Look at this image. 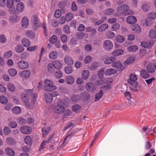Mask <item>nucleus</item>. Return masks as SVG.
<instances>
[{
  "instance_id": "f257e3e1",
  "label": "nucleus",
  "mask_w": 156,
  "mask_h": 156,
  "mask_svg": "<svg viewBox=\"0 0 156 156\" xmlns=\"http://www.w3.org/2000/svg\"><path fill=\"white\" fill-rule=\"evenodd\" d=\"M21 99L25 105L27 107H30L29 96L31 97L33 100H31V102L34 104L37 100V94L36 93H34L33 89H28L26 90L25 93H22L20 94Z\"/></svg>"
},
{
  "instance_id": "f03ea898",
  "label": "nucleus",
  "mask_w": 156,
  "mask_h": 156,
  "mask_svg": "<svg viewBox=\"0 0 156 156\" xmlns=\"http://www.w3.org/2000/svg\"><path fill=\"white\" fill-rule=\"evenodd\" d=\"M118 15L121 16L122 15L127 16L132 14V12L129 9V6L126 4H123L117 7Z\"/></svg>"
},
{
  "instance_id": "7ed1b4c3",
  "label": "nucleus",
  "mask_w": 156,
  "mask_h": 156,
  "mask_svg": "<svg viewBox=\"0 0 156 156\" xmlns=\"http://www.w3.org/2000/svg\"><path fill=\"white\" fill-rule=\"evenodd\" d=\"M137 80L136 76L134 74H131L129 75V79L127 80L128 83L130 88L135 92L138 91V90L136 89L138 85V83L136 81Z\"/></svg>"
},
{
  "instance_id": "20e7f679",
  "label": "nucleus",
  "mask_w": 156,
  "mask_h": 156,
  "mask_svg": "<svg viewBox=\"0 0 156 156\" xmlns=\"http://www.w3.org/2000/svg\"><path fill=\"white\" fill-rule=\"evenodd\" d=\"M24 9V6L23 3L20 2L16 5V9L15 8L9 9V12L13 14H18L19 12H22Z\"/></svg>"
},
{
  "instance_id": "39448f33",
  "label": "nucleus",
  "mask_w": 156,
  "mask_h": 156,
  "mask_svg": "<svg viewBox=\"0 0 156 156\" xmlns=\"http://www.w3.org/2000/svg\"><path fill=\"white\" fill-rule=\"evenodd\" d=\"M44 83V88L46 91H52L56 89V87L53 85L52 81L49 80H45Z\"/></svg>"
},
{
  "instance_id": "423d86ee",
  "label": "nucleus",
  "mask_w": 156,
  "mask_h": 156,
  "mask_svg": "<svg viewBox=\"0 0 156 156\" xmlns=\"http://www.w3.org/2000/svg\"><path fill=\"white\" fill-rule=\"evenodd\" d=\"M113 80L111 78H108L106 81V83L108 84L106 85L102 86L100 87V88L105 91H106L108 90L111 89L113 86L112 83Z\"/></svg>"
},
{
  "instance_id": "0eeeda50",
  "label": "nucleus",
  "mask_w": 156,
  "mask_h": 156,
  "mask_svg": "<svg viewBox=\"0 0 156 156\" xmlns=\"http://www.w3.org/2000/svg\"><path fill=\"white\" fill-rule=\"evenodd\" d=\"M113 47V43L110 40H106L104 42L103 47L105 50L110 51L112 49Z\"/></svg>"
},
{
  "instance_id": "6e6552de",
  "label": "nucleus",
  "mask_w": 156,
  "mask_h": 156,
  "mask_svg": "<svg viewBox=\"0 0 156 156\" xmlns=\"http://www.w3.org/2000/svg\"><path fill=\"white\" fill-rule=\"evenodd\" d=\"M18 67L21 69H25L29 67V64L28 62L24 60H21L17 63Z\"/></svg>"
},
{
  "instance_id": "1a4fd4ad",
  "label": "nucleus",
  "mask_w": 156,
  "mask_h": 156,
  "mask_svg": "<svg viewBox=\"0 0 156 156\" xmlns=\"http://www.w3.org/2000/svg\"><path fill=\"white\" fill-rule=\"evenodd\" d=\"M156 69V62H149L147 66V70L150 73H154Z\"/></svg>"
},
{
  "instance_id": "9d476101",
  "label": "nucleus",
  "mask_w": 156,
  "mask_h": 156,
  "mask_svg": "<svg viewBox=\"0 0 156 156\" xmlns=\"http://www.w3.org/2000/svg\"><path fill=\"white\" fill-rule=\"evenodd\" d=\"M112 66L113 67L116 68L119 71H122L125 68L122 63L119 61H116L113 62Z\"/></svg>"
},
{
  "instance_id": "9b49d317",
  "label": "nucleus",
  "mask_w": 156,
  "mask_h": 156,
  "mask_svg": "<svg viewBox=\"0 0 156 156\" xmlns=\"http://www.w3.org/2000/svg\"><path fill=\"white\" fill-rule=\"evenodd\" d=\"M31 20L33 22V28L34 29H37L39 21L38 16L37 15H33L31 18Z\"/></svg>"
},
{
  "instance_id": "f8f14e48",
  "label": "nucleus",
  "mask_w": 156,
  "mask_h": 156,
  "mask_svg": "<svg viewBox=\"0 0 156 156\" xmlns=\"http://www.w3.org/2000/svg\"><path fill=\"white\" fill-rule=\"evenodd\" d=\"M65 108L62 105L57 104L53 108V112L57 114H61L64 111Z\"/></svg>"
},
{
  "instance_id": "ddd939ff",
  "label": "nucleus",
  "mask_w": 156,
  "mask_h": 156,
  "mask_svg": "<svg viewBox=\"0 0 156 156\" xmlns=\"http://www.w3.org/2000/svg\"><path fill=\"white\" fill-rule=\"evenodd\" d=\"M20 130L21 133L25 134H30L32 130L31 128L27 126H24L20 128Z\"/></svg>"
},
{
  "instance_id": "4468645a",
  "label": "nucleus",
  "mask_w": 156,
  "mask_h": 156,
  "mask_svg": "<svg viewBox=\"0 0 156 156\" xmlns=\"http://www.w3.org/2000/svg\"><path fill=\"white\" fill-rule=\"evenodd\" d=\"M44 99L47 103H50L52 102L53 98L51 93L49 92H46L44 95Z\"/></svg>"
},
{
  "instance_id": "2eb2a0df",
  "label": "nucleus",
  "mask_w": 156,
  "mask_h": 156,
  "mask_svg": "<svg viewBox=\"0 0 156 156\" xmlns=\"http://www.w3.org/2000/svg\"><path fill=\"white\" fill-rule=\"evenodd\" d=\"M85 88L87 91L93 92L95 89L94 84L93 83L87 82L86 84Z\"/></svg>"
},
{
  "instance_id": "dca6fc26",
  "label": "nucleus",
  "mask_w": 156,
  "mask_h": 156,
  "mask_svg": "<svg viewBox=\"0 0 156 156\" xmlns=\"http://www.w3.org/2000/svg\"><path fill=\"white\" fill-rule=\"evenodd\" d=\"M52 63L54 68L57 70H59L62 67V63L58 60H55L53 61Z\"/></svg>"
},
{
  "instance_id": "f3484780",
  "label": "nucleus",
  "mask_w": 156,
  "mask_h": 156,
  "mask_svg": "<svg viewBox=\"0 0 156 156\" xmlns=\"http://www.w3.org/2000/svg\"><path fill=\"white\" fill-rule=\"evenodd\" d=\"M21 77L25 79L29 78L30 75V72L28 70H24L20 73V74Z\"/></svg>"
},
{
  "instance_id": "a211bd4d",
  "label": "nucleus",
  "mask_w": 156,
  "mask_h": 156,
  "mask_svg": "<svg viewBox=\"0 0 156 156\" xmlns=\"http://www.w3.org/2000/svg\"><path fill=\"white\" fill-rule=\"evenodd\" d=\"M126 21L129 24H134L136 22V17L134 16H129L127 18Z\"/></svg>"
},
{
  "instance_id": "6ab92c4d",
  "label": "nucleus",
  "mask_w": 156,
  "mask_h": 156,
  "mask_svg": "<svg viewBox=\"0 0 156 156\" xmlns=\"http://www.w3.org/2000/svg\"><path fill=\"white\" fill-rule=\"evenodd\" d=\"M149 72L145 69H142L140 71V75L143 78L146 79L149 77Z\"/></svg>"
},
{
  "instance_id": "aec40b11",
  "label": "nucleus",
  "mask_w": 156,
  "mask_h": 156,
  "mask_svg": "<svg viewBox=\"0 0 156 156\" xmlns=\"http://www.w3.org/2000/svg\"><path fill=\"white\" fill-rule=\"evenodd\" d=\"M132 29L134 33L139 34L141 31V29L140 26L137 24H135L132 27Z\"/></svg>"
},
{
  "instance_id": "412c9836",
  "label": "nucleus",
  "mask_w": 156,
  "mask_h": 156,
  "mask_svg": "<svg viewBox=\"0 0 156 156\" xmlns=\"http://www.w3.org/2000/svg\"><path fill=\"white\" fill-rule=\"evenodd\" d=\"M85 30L87 32L90 33L92 35H95L97 33L96 29L91 27H87Z\"/></svg>"
},
{
  "instance_id": "4be33fe9",
  "label": "nucleus",
  "mask_w": 156,
  "mask_h": 156,
  "mask_svg": "<svg viewBox=\"0 0 156 156\" xmlns=\"http://www.w3.org/2000/svg\"><path fill=\"white\" fill-rule=\"evenodd\" d=\"M153 43L150 41H144L142 42L141 44V46L145 48H151L153 45Z\"/></svg>"
},
{
  "instance_id": "5701e85b",
  "label": "nucleus",
  "mask_w": 156,
  "mask_h": 156,
  "mask_svg": "<svg viewBox=\"0 0 156 156\" xmlns=\"http://www.w3.org/2000/svg\"><path fill=\"white\" fill-rule=\"evenodd\" d=\"M22 27L23 28H26L29 25V21L28 18L26 16L24 17L21 22Z\"/></svg>"
},
{
  "instance_id": "b1692460",
  "label": "nucleus",
  "mask_w": 156,
  "mask_h": 156,
  "mask_svg": "<svg viewBox=\"0 0 156 156\" xmlns=\"http://www.w3.org/2000/svg\"><path fill=\"white\" fill-rule=\"evenodd\" d=\"M50 129L49 127H45L42 128L41 131L43 137H45L49 133Z\"/></svg>"
},
{
  "instance_id": "393cba45",
  "label": "nucleus",
  "mask_w": 156,
  "mask_h": 156,
  "mask_svg": "<svg viewBox=\"0 0 156 156\" xmlns=\"http://www.w3.org/2000/svg\"><path fill=\"white\" fill-rule=\"evenodd\" d=\"M21 43L22 45L26 47H28L30 45V41L26 38H23L21 41Z\"/></svg>"
},
{
  "instance_id": "a878e982",
  "label": "nucleus",
  "mask_w": 156,
  "mask_h": 156,
  "mask_svg": "<svg viewBox=\"0 0 156 156\" xmlns=\"http://www.w3.org/2000/svg\"><path fill=\"white\" fill-rule=\"evenodd\" d=\"M47 69L48 71L50 73H53L56 71V69L54 68L52 63H50L48 64Z\"/></svg>"
},
{
  "instance_id": "bb28decb",
  "label": "nucleus",
  "mask_w": 156,
  "mask_h": 156,
  "mask_svg": "<svg viewBox=\"0 0 156 156\" xmlns=\"http://www.w3.org/2000/svg\"><path fill=\"white\" fill-rule=\"evenodd\" d=\"M108 28V25L107 23H104L100 25L98 27V30L99 32H102L105 31Z\"/></svg>"
},
{
  "instance_id": "cd10ccee",
  "label": "nucleus",
  "mask_w": 156,
  "mask_h": 156,
  "mask_svg": "<svg viewBox=\"0 0 156 156\" xmlns=\"http://www.w3.org/2000/svg\"><path fill=\"white\" fill-rule=\"evenodd\" d=\"M116 58L113 56L107 58L105 61L104 63L105 64H109L112 63L115 60Z\"/></svg>"
},
{
  "instance_id": "c85d7f7f",
  "label": "nucleus",
  "mask_w": 156,
  "mask_h": 156,
  "mask_svg": "<svg viewBox=\"0 0 156 156\" xmlns=\"http://www.w3.org/2000/svg\"><path fill=\"white\" fill-rule=\"evenodd\" d=\"M6 153L9 156H13L15 154L14 151L10 147H7L5 150Z\"/></svg>"
},
{
  "instance_id": "c756f323",
  "label": "nucleus",
  "mask_w": 156,
  "mask_h": 156,
  "mask_svg": "<svg viewBox=\"0 0 156 156\" xmlns=\"http://www.w3.org/2000/svg\"><path fill=\"white\" fill-rule=\"evenodd\" d=\"M66 63L69 65H72L73 64V61L72 58L68 56H66L64 59Z\"/></svg>"
},
{
  "instance_id": "7c9ffc66",
  "label": "nucleus",
  "mask_w": 156,
  "mask_h": 156,
  "mask_svg": "<svg viewBox=\"0 0 156 156\" xmlns=\"http://www.w3.org/2000/svg\"><path fill=\"white\" fill-rule=\"evenodd\" d=\"M103 95V92L102 90H100L99 93H96L94 101H99L102 97Z\"/></svg>"
},
{
  "instance_id": "2f4dec72",
  "label": "nucleus",
  "mask_w": 156,
  "mask_h": 156,
  "mask_svg": "<svg viewBox=\"0 0 156 156\" xmlns=\"http://www.w3.org/2000/svg\"><path fill=\"white\" fill-rule=\"evenodd\" d=\"M135 61V59L132 57H130L127 58L124 62L123 64L125 66H126L133 63Z\"/></svg>"
},
{
  "instance_id": "473e14b6",
  "label": "nucleus",
  "mask_w": 156,
  "mask_h": 156,
  "mask_svg": "<svg viewBox=\"0 0 156 156\" xmlns=\"http://www.w3.org/2000/svg\"><path fill=\"white\" fill-rule=\"evenodd\" d=\"M12 112L15 114L17 115L21 112V108L18 106H15L12 110Z\"/></svg>"
},
{
  "instance_id": "72a5a7b5",
  "label": "nucleus",
  "mask_w": 156,
  "mask_h": 156,
  "mask_svg": "<svg viewBox=\"0 0 156 156\" xmlns=\"http://www.w3.org/2000/svg\"><path fill=\"white\" fill-rule=\"evenodd\" d=\"M6 140L7 143L10 145H14L16 144L15 140L11 137H7Z\"/></svg>"
},
{
  "instance_id": "f704fd0d",
  "label": "nucleus",
  "mask_w": 156,
  "mask_h": 156,
  "mask_svg": "<svg viewBox=\"0 0 156 156\" xmlns=\"http://www.w3.org/2000/svg\"><path fill=\"white\" fill-rule=\"evenodd\" d=\"M81 97L78 94H73L70 97V99L73 102H76L80 100Z\"/></svg>"
},
{
  "instance_id": "c9c22d12",
  "label": "nucleus",
  "mask_w": 156,
  "mask_h": 156,
  "mask_svg": "<svg viewBox=\"0 0 156 156\" xmlns=\"http://www.w3.org/2000/svg\"><path fill=\"white\" fill-rule=\"evenodd\" d=\"M138 48L136 45H133L128 47L127 48V51L129 52H135L138 49Z\"/></svg>"
},
{
  "instance_id": "e433bc0d",
  "label": "nucleus",
  "mask_w": 156,
  "mask_h": 156,
  "mask_svg": "<svg viewBox=\"0 0 156 156\" xmlns=\"http://www.w3.org/2000/svg\"><path fill=\"white\" fill-rule=\"evenodd\" d=\"M24 48L21 45H17L15 48V51L18 53H21L24 50Z\"/></svg>"
},
{
  "instance_id": "4c0bfd02",
  "label": "nucleus",
  "mask_w": 156,
  "mask_h": 156,
  "mask_svg": "<svg viewBox=\"0 0 156 156\" xmlns=\"http://www.w3.org/2000/svg\"><path fill=\"white\" fill-rule=\"evenodd\" d=\"M89 76V72L88 71L85 70L82 72L81 77L83 79L86 80L87 79Z\"/></svg>"
},
{
  "instance_id": "58836bf2",
  "label": "nucleus",
  "mask_w": 156,
  "mask_h": 156,
  "mask_svg": "<svg viewBox=\"0 0 156 156\" xmlns=\"http://www.w3.org/2000/svg\"><path fill=\"white\" fill-rule=\"evenodd\" d=\"M117 72V71L113 69H107L105 72V74L107 75H110L114 74Z\"/></svg>"
},
{
  "instance_id": "ea45409f",
  "label": "nucleus",
  "mask_w": 156,
  "mask_h": 156,
  "mask_svg": "<svg viewBox=\"0 0 156 156\" xmlns=\"http://www.w3.org/2000/svg\"><path fill=\"white\" fill-rule=\"evenodd\" d=\"M24 142L28 145L31 146L32 144V141L31 137L29 136H27L24 139Z\"/></svg>"
},
{
  "instance_id": "a19ab883",
  "label": "nucleus",
  "mask_w": 156,
  "mask_h": 156,
  "mask_svg": "<svg viewBox=\"0 0 156 156\" xmlns=\"http://www.w3.org/2000/svg\"><path fill=\"white\" fill-rule=\"evenodd\" d=\"M58 55V54L56 51H52L50 53L49 57L51 59H55L57 58Z\"/></svg>"
},
{
  "instance_id": "79ce46f5",
  "label": "nucleus",
  "mask_w": 156,
  "mask_h": 156,
  "mask_svg": "<svg viewBox=\"0 0 156 156\" xmlns=\"http://www.w3.org/2000/svg\"><path fill=\"white\" fill-rule=\"evenodd\" d=\"M107 18L106 16H103L101 18V19L100 20L94 23V25L95 26L99 25L103 23H104L105 20L107 19Z\"/></svg>"
},
{
  "instance_id": "37998d69",
  "label": "nucleus",
  "mask_w": 156,
  "mask_h": 156,
  "mask_svg": "<svg viewBox=\"0 0 156 156\" xmlns=\"http://www.w3.org/2000/svg\"><path fill=\"white\" fill-rule=\"evenodd\" d=\"M25 35L28 38L33 39L35 37V35L34 33L32 31H28L25 32Z\"/></svg>"
},
{
  "instance_id": "c03bdc74",
  "label": "nucleus",
  "mask_w": 156,
  "mask_h": 156,
  "mask_svg": "<svg viewBox=\"0 0 156 156\" xmlns=\"http://www.w3.org/2000/svg\"><path fill=\"white\" fill-rule=\"evenodd\" d=\"M19 20V17L17 16H11L9 17V20L12 23H14L17 22Z\"/></svg>"
},
{
  "instance_id": "a18cd8bd",
  "label": "nucleus",
  "mask_w": 156,
  "mask_h": 156,
  "mask_svg": "<svg viewBox=\"0 0 156 156\" xmlns=\"http://www.w3.org/2000/svg\"><path fill=\"white\" fill-rule=\"evenodd\" d=\"M81 97L83 98V100L87 101L90 98V95L89 94L85 91L83 93L80 94Z\"/></svg>"
},
{
  "instance_id": "49530a36",
  "label": "nucleus",
  "mask_w": 156,
  "mask_h": 156,
  "mask_svg": "<svg viewBox=\"0 0 156 156\" xmlns=\"http://www.w3.org/2000/svg\"><path fill=\"white\" fill-rule=\"evenodd\" d=\"M115 36V34L111 31H108L106 34V36L108 39H112Z\"/></svg>"
},
{
  "instance_id": "de8ad7c7",
  "label": "nucleus",
  "mask_w": 156,
  "mask_h": 156,
  "mask_svg": "<svg viewBox=\"0 0 156 156\" xmlns=\"http://www.w3.org/2000/svg\"><path fill=\"white\" fill-rule=\"evenodd\" d=\"M7 87L8 90L11 91H14L15 90V86L12 83H8Z\"/></svg>"
},
{
  "instance_id": "09e8293b",
  "label": "nucleus",
  "mask_w": 156,
  "mask_h": 156,
  "mask_svg": "<svg viewBox=\"0 0 156 156\" xmlns=\"http://www.w3.org/2000/svg\"><path fill=\"white\" fill-rule=\"evenodd\" d=\"M66 81L67 83L71 84L74 82V78L73 77L69 76L66 78Z\"/></svg>"
},
{
  "instance_id": "8fccbe9b",
  "label": "nucleus",
  "mask_w": 156,
  "mask_h": 156,
  "mask_svg": "<svg viewBox=\"0 0 156 156\" xmlns=\"http://www.w3.org/2000/svg\"><path fill=\"white\" fill-rule=\"evenodd\" d=\"M149 36L152 39H154L156 37V30L155 29H151L149 32Z\"/></svg>"
},
{
  "instance_id": "3c124183",
  "label": "nucleus",
  "mask_w": 156,
  "mask_h": 156,
  "mask_svg": "<svg viewBox=\"0 0 156 156\" xmlns=\"http://www.w3.org/2000/svg\"><path fill=\"white\" fill-rule=\"evenodd\" d=\"M8 72L9 75L12 77L15 76L17 73V71L14 68L10 69L8 70Z\"/></svg>"
},
{
  "instance_id": "603ef678",
  "label": "nucleus",
  "mask_w": 156,
  "mask_h": 156,
  "mask_svg": "<svg viewBox=\"0 0 156 156\" xmlns=\"http://www.w3.org/2000/svg\"><path fill=\"white\" fill-rule=\"evenodd\" d=\"M8 102L7 98L5 96H0V103L3 105H6Z\"/></svg>"
},
{
  "instance_id": "864d4df0",
  "label": "nucleus",
  "mask_w": 156,
  "mask_h": 156,
  "mask_svg": "<svg viewBox=\"0 0 156 156\" xmlns=\"http://www.w3.org/2000/svg\"><path fill=\"white\" fill-rule=\"evenodd\" d=\"M14 1L13 0H7L6 2L7 7L10 9H13L12 7L14 5Z\"/></svg>"
},
{
  "instance_id": "5fc2aeb1",
  "label": "nucleus",
  "mask_w": 156,
  "mask_h": 156,
  "mask_svg": "<svg viewBox=\"0 0 156 156\" xmlns=\"http://www.w3.org/2000/svg\"><path fill=\"white\" fill-rule=\"evenodd\" d=\"M65 72L67 74L71 73L73 71V68L71 66H66L64 69Z\"/></svg>"
},
{
  "instance_id": "6e6d98bb",
  "label": "nucleus",
  "mask_w": 156,
  "mask_h": 156,
  "mask_svg": "<svg viewBox=\"0 0 156 156\" xmlns=\"http://www.w3.org/2000/svg\"><path fill=\"white\" fill-rule=\"evenodd\" d=\"M124 51L121 49H117L113 51L112 54L114 56H118L122 55Z\"/></svg>"
},
{
  "instance_id": "4d7b16f0",
  "label": "nucleus",
  "mask_w": 156,
  "mask_h": 156,
  "mask_svg": "<svg viewBox=\"0 0 156 156\" xmlns=\"http://www.w3.org/2000/svg\"><path fill=\"white\" fill-rule=\"evenodd\" d=\"M120 27V26L119 23H115L112 25V29L113 31H116L118 30Z\"/></svg>"
},
{
  "instance_id": "13d9d810",
  "label": "nucleus",
  "mask_w": 156,
  "mask_h": 156,
  "mask_svg": "<svg viewBox=\"0 0 156 156\" xmlns=\"http://www.w3.org/2000/svg\"><path fill=\"white\" fill-rule=\"evenodd\" d=\"M17 122L20 124L23 125L26 123V120L23 118L22 117H18L17 119Z\"/></svg>"
},
{
  "instance_id": "bf43d9fd",
  "label": "nucleus",
  "mask_w": 156,
  "mask_h": 156,
  "mask_svg": "<svg viewBox=\"0 0 156 156\" xmlns=\"http://www.w3.org/2000/svg\"><path fill=\"white\" fill-rule=\"evenodd\" d=\"M54 73V76L57 79H59L62 77V72L58 70V71H55Z\"/></svg>"
},
{
  "instance_id": "052dcab7",
  "label": "nucleus",
  "mask_w": 156,
  "mask_h": 156,
  "mask_svg": "<svg viewBox=\"0 0 156 156\" xmlns=\"http://www.w3.org/2000/svg\"><path fill=\"white\" fill-rule=\"evenodd\" d=\"M115 40L118 42L122 43L124 41V38L122 36L117 35L115 37Z\"/></svg>"
},
{
  "instance_id": "680f3d73",
  "label": "nucleus",
  "mask_w": 156,
  "mask_h": 156,
  "mask_svg": "<svg viewBox=\"0 0 156 156\" xmlns=\"http://www.w3.org/2000/svg\"><path fill=\"white\" fill-rule=\"evenodd\" d=\"M57 36L55 35H53L49 40V42L51 44H55L57 41Z\"/></svg>"
},
{
  "instance_id": "e2e57ef3",
  "label": "nucleus",
  "mask_w": 156,
  "mask_h": 156,
  "mask_svg": "<svg viewBox=\"0 0 156 156\" xmlns=\"http://www.w3.org/2000/svg\"><path fill=\"white\" fill-rule=\"evenodd\" d=\"M73 14L71 12L68 13L66 16V19L67 21H69L73 18Z\"/></svg>"
},
{
  "instance_id": "0e129e2a",
  "label": "nucleus",
  "mask_w": 156,
  "mask_h": 156,
  "mask_svg": "<svg viewBox=\"0 0 156 156\" xmlns=\"http://www.w3.org/2000/svg\"><path fill=\"white\" fill-rule=\"evenodd\" d=\"M3 132L5 135L8 136L10 133L11 130L9 127L5 126L3 129Z\"/></svg>"
},
{
  "instance_id": "69168bd1",
  "label": "nucleus",
  "mask_w": 156,
  "mask_h": 156,
  "mask_svg": "<svg viewBox=\"0 0 156 156\" xmlns=\"http://www.w3.org/2000/svg\"><path fill=\"white\" fill-rule=\"evenodd\" d=\"M63 31L66 34H69L70 33L69 27L68 25H66L64 26Z\"/></svg>"
},
{
  "instance_id": "338daca9",
  "label": "nucleus",
  "mask_w": 156,
  "mask_h": 156,
  "mask_svg": "<svg viewBox=\"0 0 156 156\" xmlns=\"http://www.w3.org/2000/svg\"><path fill=\"white\" fill-rule=\"evenodd\" d=\"M97 63L96 62H94L92 64L91 66L89 67V69L91 71L96 70L97 68Z\"/></svg>"
},
{
  "instance_id": "774afa93",
  "label": "nucleus",
  "mask_w": 156,
  "mask_h": 156,
  "mask_svg": "<svg viewBox=\"0 0 156 156\" xmlns=\"http://www.w3.org/2000/svg\"><path fill=\"white\" fill-rule=\"evenodd\" d=\"M147 50L144 48H141L140 50L139 55L141 56H145L147 53Z\"/></svg>"
}]
</instances>
